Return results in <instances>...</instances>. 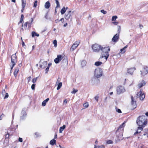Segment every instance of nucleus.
<instances>
[{
	"instance_id": "1",
	"label": "nucleus",
	"mask_w": 148,
	"mask_h": 148,
	"mask_svg": "<svg viewBox=\"0 0 148 148\" xmlns=\"http://www.w3.org/2000/svg\"><path fill=\"white\" fill-rule=\"evenodd\" d=\"M136 123L138 126V130L142 131L147 123L146 116L145 115L139 116L137 118Z\"/></svg>"
},
{
	"instance_id": "2",
	"label": "nucleus",
	"mask_w": 148,
	"mask_h": 148,
	"mask_svg": "<svg viewBox=\"0 0 148 148\" xmlns=\"http://www.w3.org/2000/svg\"><path fill=\"white\" fill-rule=\"evenodd\" d=\"M126 122L124 121L120 126L117 130L116 131V134L117 139L118 140H120L123 139V136L124 128L125 126Z\"/></svg>"
},
{
	"instance_id": "3",
	"label": "nucleus",
	"mask_w": 148,
	"mask_h": 148,
	"mask_svg": "<svg viewBox=\"0 0 148 148\" xmlns=\"http://www.w3.org/2000/svg\"><path fill=\"white\" fill-rule=\"evenodd\" d=\"M94 74L95 77L92 79V82L93 84H95V81L97 80L96 78H98L102 76L103 72L102 69L99 68H98L96 69L94 72Z\"/></svg>"
},
{
	"instance_id": "4",
	"label": "nucleus",
	"mask_w": 148,
	"mask_h": 148,
	"mask_svg": "<svg viewBox=\"0 0 148 148\" xmlns=\"http://www.w3.org/2000/svg\"><path fill=\"white\" fill-rule=\"evenodd\" d=\"M110 50V48L109 47H106L103 48L102 47L101 51H102V53H101V55L99 59H102L104 57L105 59L107 60L109 56L108 52Z\"/></svg>"
},
{
	"instance_id": "5",
	"label": "nucleus",
	"mask_w": 148,
	"mask_h": 148,
	"mask_svg": "<svg viewBox=\"0 0 148 148\" xmlns=\"http://www.w3.org/2000/svg\"><path fill=\"white\" fill-rule=\"evenodd\" d=\"M102 46L96 44L93 45L92 46V48L93 51L98 52L101 51Z\"/></svg>"
},
{
	"instance_id": "6",
	"label": "nucleus",
	"mask_w": 148,
	"mask_h": 148,
	"mask_svg": "<svg viewBox=\"0 0 148 148\" xmlns=\"http://www.w3.org/2000/svg\"><path fill=\"white\" fill-rule=\"evenodd\" d=\"M116 91L118 95H120L124 92L125 91V90L123 86H119L116 88Z\"/></svg>"
},
{
	"instance_id": "7",
	"label": "nucleus",
	"mask_w": 148,
	"mask_h": 148,
	"mask_svg": "<svg viewBox=\"0 0 148 148\" xmlns=\"http://www.w3.org/2000/svg\"><path fill=\"white\" fill-rule=\"evenodd\" d=\"M73 14V12H72L71 10L67 12L65 14V18L66 20L70 19L71 21H72V14Z\"/></svg>"
},
{
	"instance_id": "8",
	"label": "nucleus",
	"mask_w": 148,
	"mask_h": 148,
	"mask_svg": "<svg viewBox=\"0 0 148 148\" xmlns=\"http://www.w3.org/2000/svg\"><path fill=\"white\" fill-rule=\"evenodd\" d=\"M141 75L144 76L148 73V67L146 66H144L142 70L140 71Z\"/></svg>"
},
{
	"instance_id": "9",
	"label": "nucleus",
	"mask_w": 148,
	"mask_h": 148,
	"mask_svg": "<svg viewBox=\"0 0 148 148\" xmlns=\"http://www.w3.org/2000/svg\"><path fill=\"white\" fill-rule=\"evenodd\" d=\"M142 89H141L140 91L137 93L136 94V98L139 97L140 100H143L145 97V96L144 94L142 93Z\"/></svg>"
},
{
	"instance_id": "10",
	"label": "nucleus",
	"mask_w": 148,
	"mask_h": 148,
	"mask_svg": "<svg viewBox=\"0 0 148 148\" xmlns=\"http://www.w3.org/2000/svg\"><path fill=\"white\" fill-rule=\"evenodd\" d=\"M79 43V42L78 41H76L73 45L70 48V50L73 51L78 46Z\"/></svg>"
},
{
	"instance_id": "11",
	"label": "nucleus",
	"mask_w": 148,
	"mask_h": 148,
	"mask_svg": "<svg viewBox=\"0 0 148 148\" xmlns=\"http://www.w3.org/2000/svg\"><path fill=\"white\" fill-rule=\"evenodd\" d=\"M63 57L61 55H57V58L54 60V62L56 64H58L63 59Z\"/></svg>"
},
{
	"instance_id": "12",
	"label": "nucleus",
	"mask_w": 148,
	"mask_h": 148,
	"mask_svg": "<svg viewBox=\"0 0 148 148\" xmlns=\"http://www.w3.org/2000/svg\"><path fill=\"white\" fill-rule=\"evenodd\" d=\"M17 61L16 53L12 55L11 56V62L12 64H16Z\"/></svg>"
},
{
	"instance_id": "13",
	"label": "nucleus",
	"mask_w": 148,
	"mask_h": 148,
	"mask_svg": "<svg viewBox=\"0 0 148 148\" xmlns=\"http://www.w3.org/2000/svg\"><path fill=\"white\" fill-rule=\"evenodd\" d=\"M131 103L132 105V106L133 108V109H134L135 108H136V101L134 99V98H133V97L132 96H131Z\"/></svg>"
},
{
	"instance_id": "14",
	"label": "nucleus",
	"mask_w": 148,
	"mask_h": 148,
	"mask_svg": "<svg viewBox=\"0 0 148 148\" xmlns=\"http://www.w3.org/2000/svg\"><path fill=\"white\" fill-rule=\"evenodd\" d=\"M136 70L135 67L132 68L127 69V73L132 75L133 74L134 71Z\"/></svg>"
},
{
	"instance_id": "15",
	"label": "nucleus",
	"mask_w": 148,
	"mask_h": 148,
	"mask_svg": "<svg viewBox=\"0 0 148 148\" xmlns=\"http://www.w3.org/2000/svg\"><path fill=\"white\" fill-rule=\"evenodd\" d=\"M119 38V34H116L113 37L112 39V41L114 42H116L118 41Z\"/></svg>"
},
{
	"instance_id": "16",
	"label": "nucleus",
	"mask_w": 148,
	"mask_h": 148,
	"mask_svg": "<svg viewBox=\"0 0 148 148\" xmlns=\"http://www.w3.org/2000/svg\"><path fill=\"white\" fill-rule=\"evenodd\" d=\"M61 63L63 65H67L68 64V61L67 58L66 57L64 58L62 61Z\"/></svg>"
},
{
	"instance_id": "17",
	"label": "nucleus",
	"mask_w": 148,
	"mask_h": 148,
	"mask_svg": "<svg viewBox=\"0 0 148 148\" xmlns=\"http://www.w3.org/2000/svg\"><path fill=\"white\" fill-rule=\"evenodd\" d=\"M47 64V61H44L42 63V64L40 65V67L42 69H44L46 67Z\"/></svg>"
},
{
	"instance_id": "18",
	"label": "nucleus",
	"mask_w": 148,
	"mask_h": 148,
	"mask_svg": "<svg viewBox=\"0 0 148 148\" xmlns=\"http://www.w3.org/2000/svg\"><path fill=\"white\" fill-rule=\"evenodd\" d=\"M146 84V82L144 80H142L141 82L139 83L138 85V87L140 88L145 85Z\"/></svg>"
},
{
	"instance_id": "19",
	"label": "nucleus",
	"mask_w": 148,
	"mask_h": 148,
	"mask_svg": "<svg viewBox=\"0 0 148 148\" xmlns=\"http://www.w3.org/2000/svg\"><path fill=\"white\" fill-rule=\"evenodd\" d=\"M22 114H23V115L20 117L21 120H23L25 116L26 115V114L25 111L23 110L21 112Z\"/></svg>"
},
{
	"instance_id": "20",
	"label": "nucleus",
	"mask_w": 148,
	"mask_h": 148,
	"mask_svg": "<svg viewBox=\"0 0 148 148\" xmlns=\"http://www.w3.org/2000/svg\"><path fill=\"white\" fill-rule=\"evenodd\" d=\"M50 6L49 1H48L46 2L45 4V7L46 9H48Z\"/></svg>"
},
{
	"instance_id": "21",
	"label": "nucleus",
	"mask_w": 148,
	"mask_h": 148,
	"mask_svg": "<svg viewBox=\"0 0 148 148\" xmlns=\"http://www.w3.org/2000/svg\"><path fill=\"white\" fill-rule=\"evenodd\" d=\"M66 127V126L65 125H63L62 127H61L60 128L59 133H62L63 130L65 129Z\"/></svg>"
},
{
	"instance_id": "22",
	"label": "nucleus",
	"mask_w": 148,
	"mask_h": 148,
	"mask_svg": "<svg viewBox=\"0 0 148 148\" xmlns=\"http://www.w3.org/2000/svg\"><path fill=\"white\" fill-rule=\"evenodd\" d=\"M32 36L33 37L36 36L38 37L39 36V35L38 34L36 33L35 32L33 31L32 32Z\"/></svg>"
},
{
	"instance_id": "23",
	"label": "nucleus",
	"mask_w": 148,
	"mask_h": 148,
	"mask_svg": "<svg viewBox=\"0 0 148 148\" xmlns=\"http://www.w3.org/2000/svg\"><path fill=\"white\" fill-rule=\"evenodd\" d=\"M19 71V69L18 68H17L15 69L14 71V76L16 77L17 76V74Z\"/></svg>"
},
{
	"instance_id": "24",
	"label": "nucleus",
	"mask_w": 148,
	"mask_h": 148,
	"mask_svg": "<svg viewBox=\"0 0 148 148\" xmlns=\"http://www.w3.org/2000/svg\"><path fill=\"white\" fill-rule=\"evenodd\" d=\"M22 1V6L23 8V10H24V8L25 6L26 3L24 0H21Z\"/></svg>"
},
{
	"instance_id": "25",
	"label": "nucleus",
	"mask_w": 148,
	"mask_h": 148,
	"mask_svg": "<svg viewBox=\"0 0 148 148\" xmlns=\"http://www.w3.org/2000/svg\"><path fill=\"white\" fill-rule=\"evenodd\" d=\"M56 143V140L54 139L51 140L50 142V144L52 145H53Z\"/></svg>"
},
{
	"instance_id": "26",
	"label": "nucleus",
	"mask_w": 148,
	"mask_h": 148,
	"mask_svg": "<svg viewBox=\"0 0 148 148\" xmlns=\"http://www.w3.org/2000/svg\"><path fill=\"white\" fill-rule=\"evenodd\" d=\"M102 64V63L101 62L98 61L96 62L95 63V65L97 66H99L100 65H101Z\"/></svg>"
},
{
	"instance_id": "27",
	"label": "nucleus",
	"mask_w": 148,
	"mask_h": 148,
	"mask_svg": "<svg viewBox=\"0 0 148 148\" xmlns=\"http://www.w3.org/2000/svg\"><path fill=\"white\" fill-rule=\"evenodd\" d=\"M66 10L65 9V7H63L62 8L60 11L61 14H63L66 12Z\"/></svg>"
},
{
	"instance_id": "28",
	"label": "nucleus",
	"mask_w": 148,
	"mask_h": 148,
	"mask_svg": "<svg viewBox=\"0 0 148 148\" xmlns=\"http://www.w3.org/2000/svg\"><path fill=\"white\" fill-rule=\"evenodd\" d=\"M86 62L85 60H82L81 62V65L82 67H84L86 64Z\"/></svg>"
},
{
	"instance_id": "29",
	"label": "nucleus",
	"mask_w": 148,
	"mask_h": 148,
	"mask_svg": "<svg viewBox=\"0 0 148 148\" xmlns=\"http://www.w3.org/2000/svg\"><path fill=\"white\" fill-rule=\"evenodd\" d=\"M31 22L30 23H29L28 22V24H27L28 27L29 28L30 27H31V25H32V23L33 22V19L32 18H31Z\"/></svg>"
},
{
	"instance_id": "30",
	"label": "nucleus",
	"mask_w": 148,
	"mask_h": 148,
	"mask_svg": "<svg viewBox=\"0 0 148 148\" xmlns=\"http://www.w3.org/2000/svg\"><path fill=\"white\" fill-rule=\"evenodd\" d=\"M55 1L57 4V5L56 7V9L60 7V5L59 2L58 0H55Z\"/></svg>"
},
{
	"instance_id": "31",
	"label": "nucleus",
	"mask_w": 148,
	"mask_h": 148,
	"mask_svg": "<svg viewBox=\"0 0 148 148\" xmlns=\"http://www.w3.org/2000/svg\"><path fill=\"white\" fill-rule=\"evenodd\" d=\"M117 18V16H112V21H116V19Z\"/></svg>"
},
{
	"instance_id": "32",
	"label": "nucleus",
	"mask_w": 148,
	"mask_h": 148,
	"mask_svg": "<svg viewBox=\"0 0 148 148\" xmlns=\"http://www.w3.org/2000/svg\"><path fill=\"white\" fill-rule=\"evenodd\" d=\"M62 85V82H60L58 84V86L57 87V90H59L61 87Z\"/></svg>"
},
{
	"instance_id": "33",
	"label": "nucleus",
	"mask_w": 148,
	"mask_h": 148,
	"mask_svg": "<svg viewBox=\"0 0 148 148\" xmlns=\"http://www.w3.org/2000/svg\"><path fill=\"white\" fill-rule=\"evenodd\" d=\"M28 23V22H26L23 25H22V26L25 29H26L27 27V25Z\"/></svg>"
},
{
	"instance_id": "34",
	"label": "nucleus",
	"mask_w": 148,
	"mask_h": 148,
	"mask_svg": "<svg viewBox=\"0 0 148 148\" xmlns=\"http://www.w3.org/2000/svg\"><path fill=\"white\" fill-rule=\"evenodd\" d=\"M53 44H54V46L55 47H56L57 46V41L56 40H54Z\"/></svg>"
},
{
	"instance_id": "35",
	"label": "nucleus",
	"mask_w": 148,
	"mask_h": 148,
	"mask_svg": "<svg viewBox=\"0 0 148 148\" xmlns=\"http://www.w3.org/2000/svg\"><path fill=\"white\" fill-rule=\"evenodd\" d=\"M78 91L77 90H76L74 88L73 89V90L71 92V93L73 94H75L76 92H77Z\"/></svg>"
},
{
	"instance_id": "36",
	"label": "nucleus",
	"mask_w": 148,
	"mask_h": 148,
	"mask_svg": "<svg viewBox=\"0 0 148 148\" xmlns=\"http://www.w3.org/2000/svg\"><path fill=\"white\" fill-rule=\"evenodd\" d=\"M38 78V77H36L34 78L33 79L32 82L33 83H34L36 82Z\"/></svg>"
},
{
	"instance_id": "37",
	"label": "nucleus",
	"mask_w": 148,
	"mask_h": 148,
	"mask_svg": "<svg viewBox=\"0 0 148 148\" xmlns=\"http://www.w3.org/2000/svg\"><path fill=\"white\" fill-rule=\"evenodd\" d=\"M37 1H35L34 3L33 7L34 8H36L37 6Z\"/></svg>"
},
{
	"instance_id": "38",
	"label": "nucleus",
	"mask_w": 148,
	"mask_h": 148,
	"mask_svg": "<svg viewBox=\"0 0 148 148\" xmlns=\"http://www.w3.org/2000/svg\"><path fill=\"white\" fill-rule=\"evenodd\" d=\"M125 49H124V48H123L122 49H121L120 51V53H121L122 52L123 53H124L125 52Z\"/></svg>"
},
{
	"instance_id": "39",
	"label": "nucleus",
	"mask_w": 148,
	"mask_h": 148,
	"mask_svg": "<svg viewBox=\"0 0 148 148\" xmlns=\"http://www.w3.org/2000/svg\"><path fill=\"white\" fill-rule=\"evenodd\" d=\"M39 134L37 132H35L34 134V137L35 138H37L39 136Z\"/></svg>"
},
{
	"instance_id": "40",
	"label": "nucleus",
	"mask_w": 148,
	"mask_h": 148,
	"mask_svg": "<svg viewBox=\"0 0 148 148\" xmlns=\"http://www.w3.org/2000/svg\"><path fill=\"white\" fill-rule=\"evenodd\" d=\"M112 141L111 140H108L107 141L106 143L108 144H112Z\"/></svg>"
},
{
	"instance_id": "41",
	"label": "nucleus",
	"mask_w": 148,
	"mask_h": 148,
	"mask_svg": "<svg viewBox=\"0 0 148 148\" xmlns=\"http://www.w3.org/2000/svg\"><path fill=\"white\" fill-rule=\"evenodd\" d=\"M84 106L85 108H87L88 106V103H85L83 105Z\"/></svg>"
},
{
	"instance_id": "42",
	"label": "nucleus",
	"mask_w": 148,
	"mask_h": 148,
	"mask_svg": "<svg viewBox=\"0 0 148 148\" xmlns=\"http://www.w3.org/2000/svg\"><path fill=\"white\" fill-rule=\"evenodd\" d=\"M36 84H33L31 86V88L32 90H34Z\"/></svg>"
},
{
	"instance_id": "43",
	"label": "nucleus",
	"mask_w": 148,
	"mask_h": 148,
	"mask_svg": "<svg viewBox=\"0 0 148 148\" xmlns=\"http://www.w3.org/2000/svg\"><path fill=\"white\" fill-rule=\"evenodd\" d=\"M101 12L104 14H106L107 13V12L106 11H105L104 10H101Z\"/></svg>"
},
{
	"instance_id": "44",
	"label": "nucleus",
	"mask_w": 148,
	"mask_h": 148,
	"mask_svg": "<svg viewBox=\"0 0 148 148\" xmlns=\"http://www.w3.org/2000/svg\"><path fill=\"white\" fill-rule=\"evenodd\" d=\"M9 96L8 94V93H6L5 94V96L4 97V99L7 98Z\"/></svg>"
},
{
	"instance_id": "45",
	"label": "nucleus",
	"mask_w": 148,
	"mask_h": 148,
	"mask_svg": "<svg viewBox=\"0 0 148 148\" xmlns=\"http://www.w3.org/2000/svg\"><path fill=\"white\" fill-rule=\"evenodd\" d=\"M46 103L44 101H43L42 103V106H46Z\"/></svg>"
},
{
	"instance_id": "46",
	"label": "nucleus",
	"mask_w": 148,
	"mask_h": 148,
	"mask_svg": "<svg viewBox=\"0 0 148 148\" xmlns=\"http://www.w3.org/2000/svg\"><path fill=\"white\" fill-rule=\"evenodd\" d=\"M116 111L119 113H121L122 112L121 110L119 109H116Z\"/></svg>"
},
{
	"instance_id": "47",
	"label": "nucleus",
	"mask_w": 148,
	"mask_h": 148,
	"mask_svg": "<svg viewBox=\"0 0 148 148\" xmlns=\"http://www.w3.org/2000/svg\"><path fill=\"white\" fill-rule=\"evenodd\" d=\"M99 97L98 96H96L95 97V99L96 100L97 102L98 101Z\"/></svg>"
},
{
	"instance_id": "48",
	"label": "nucleus",
	"mask_w": 148,
	"mask_h": 148,
	"mask_svg": "<svg viewBox=\"0 0 148 148\" xmlns=\"http://www.w3.org/2000/svg\"><path fill=\"white\" fill-rule=\"evenodd\" d=\"M10 136L8 132L7 134L5 135V138H8Z\"/></svg>"
},
{
	"instance_id": "49",
	"label": "nucleus",
	"mask_w": 148,
	"mask_h": 148,
	"mask_svg": "<svg viewBox=\"0 0 148 148\" xmlns=\"http://www.w3.org/2000/svg\"><path fill=\"white\" fill-rule=\"evenodd\" d=\"M112 23L113 24H114V25H117L119 24V22H113Z\"/></svg>"
},
{
	"instance_id": "50",
	"label": "nucleus",
	"mask_w": 148,
	"mask_h": 148,
	"mask_svg": "<svg viewBox=\"0 0 148 148\" xmlns=\"http://www.w3.org/2000/svg\"><path fill=\"white\" fill-rule=\"evenodd\" d=\"M49 67H47L46 69H45V73H48V72L49 71Z\"/></svg>"
},
{
	"instance_id": "51",
	"label": "nucleus",
	"mask_w": 148,
	"mask_h": 148,
	"mask_svg": "<svg viewBox=\"0 0 148 148\" xmlns=\"http://www.w3.org/2000/svg\"><path fill=\"white\" fill-rule=\"evenodd\" d=\"M140 133V132H139V130H138V128H137V131L134 134V135H136V134Z\"/></svg>"
},
{
	"instance_id": "52",
	"label": "nucleus",
	"mask_w": 148,
	"mask_h": 148,
	"mask_svg": "<svg viewBox=\"0 0 148 148\" xmlns=\"http://www.w3.org/2000/svg\"><path fill=\"white\" fill-rule=\"evenodd\" d=\"M31 78L32 77L31 76H29L27 78V80L28 82H29L30 81L31 79Z\"/></svg>"
},
{
	"instance_id": "53",
	"label": "nucleus",
	"mask_w": 148,
	"mask_h": 148,
	"mask_svg": "<svg viewBox=\"0 0 148 148\" xmlns=\"http://www.w3.org/2000/svg\"><path fill=\"white\" fill-rule=\"evenodd\" d=\"M18 140L20 142H23V139L21 138H18Z\"/></svg>"
},
{
	"instance_id": "54",
	"label": "nucleus",
	"mask_w": 148,
	"mask_h": 148,
	"mask_svg": "<svg viewBox=\"0 0 148 148\" xmlns=\"http://www.w3.org/2000/svg\"><path fill=\"white\" fill-rule=\"evenodd\" d=\"M4 116V115L3 114H2L0 116V120L2 119L1 118L3 117Z\"/></svg>"
},
{
	"instance_id": "55",
	"label": "nucleus",
	"mask_w": 148,
	"mask_h": 148,
	"mask_svg": "<svg viewBox=\"0 0 148 148\" xmlns=\"http://www.w3.org/2000/svg\"><path fill=\"white\" fill-rule=\"evenodd\" d=\"M12 66L11 67V70L12 69L14 66V65L16 64H12Z\"/></svg>"
},
{
	"instance_id": "56",
	"label": "nucleus",
	"mask_w": 148,
	"mask_h": 148,
	"mask_svg": "<svg viewBox=\"0 0 148 148\" xmlns=\"http://www.w3.org/2000/svg\"><path fill=\"white\" fill-rule=\"evenodd\" d=\"M21 39L22 40V45L23 47V46H25V43H24V42L22 40V38H21Z\"/></svg>"
},
{
	"instance_id": "57",
	"label": "nucleus",
	"mask_w": 148,
	"mask_h": 148,
	"mask_svg": "<svg viewBox=\"0 0 148 148\" xmlns=\"http://www.w3.org/2000/svg\"><path fill=\"white\" fill-rule=\"evenodd\" d=\"M23 21V19H22V18H20V21L18 23V24H19L20 23H22V21Z\"/></svg>"
},
{
	"instance_id": "58",
	"label": "nucleus",
	"mask_w": 148,
	"mask_h": 148,
	"mask_svg": "<svg viewBox=\"0 0 148 148\" xmlns=\"http://www.w3.org/2000/svg\"><path fill=\"white\" fill-rule=\"evenodd\" d=\"M49 100V98H47L44 101L45 102L47 103V102Z\"/></svg>"
},
{
	"instance_id": "59",
	"label": "nucleus",
	"mask_w": 148,
	"mask_h": 148,
	"mask_svg": "<svg viewBox=\"0 0 148 148\" xmlns=\"http://www.w3.org/2000/svg\"><path fill=\"white\" fill-rule=\"evenodd\" d=\"M49 100V98H47L44 101L45 102L47 103V102Z\"/></svg>"
},
{
	"instance_id": "60",
	"label": "nucleus",
	"mask_w": 148,
	"mask_h": 148,
	"mask_svg": "<svg viewBox=\"0 0 148 148\" xmlns=\"http://www.w3.org/2000/svg\"><path fill=\"white\" fill-rule=\"evenodd\" d=\"M64 21V19L63 18H62L59 21H62V23H63Z\"/></svg>"
},
{
	"instance_id": "61",
	"label": "nucleus",
	"mask_w": 148,
	"mask_h": 148,
	"mask_svg": "<svg viewBox=\"0 0 148 148\" xmlns=\"http://www.w3.org/2000/svg\"><path fill=\"white\" fill-rule=\"evenodd\" d=\"M104 147H105L103 145H102L100 146L98 148H104Z\"/></svg>"
},
{
	"instance_id": "62",
	"label": "nucleus",
	"mask_w": 148,
	"mask_h": 148,
	"mask_svg": "<svg viewBox=\"0 0 148 148\" xmlns=\"http://www.w3.org/2000/svg\"><path fill=\"white\" fill-rule=\"evenodd\" d=\"M5 90L4 89H3V90H2V93L3 94V95L5 93Z\"/></svg>"
},
{
	"instance_id": "63",
	"label": "nucleus",
	"mask_w": 148,
	"mask_h": 148,
	"mask_svg": "<svg viewBox=\"0 0 148 148\" xmlns=\"http://www.w3.org/2000/svg\"><path fill=\"white\" fill-rule=\"evenodd\" d=\"M139 27L140 29H142L143 27V26L142 25L140 24L139 25Z\"/></svg>"
},
{
	"instance_id": "64",
	"label": "nucleus",
	"mask_w": 148,
	"mask_h": 148,
	"mask_svg": "<svg viewBox=\"0 0 148 148\" xmlns=\"http://www.w3.org/2000/svg\"><path fill=\"white\" fill-rule=\"evenodd\" d=\"M51 63H49V64H48V66H47V67H49H49L50 66H51Z\"/></svg>"
}]
</instances>
